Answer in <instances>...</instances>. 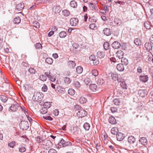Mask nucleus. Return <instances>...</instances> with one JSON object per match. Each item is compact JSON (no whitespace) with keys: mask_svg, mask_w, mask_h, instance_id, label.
<instances>
[{"mask_svg":"<svg viewBox=\"0 0 153 153\" xmlns=\"http://www.w3.org/2000/svg\"><path fill=\"white\" fill-rule=\"evenodd\" d=\"M134 44H135L136 45L138 46H137V48H135L137 49L136 50L137 51V53H136L137 54L136 55L137 56H135V58H137V61L139 62L140 60L141 59L140 58V53H138L137 52L140 51V47L141 45V42L140 41V40L139 38H136L134 39Z\"/></svg>","mask_w":153,"mask_h":153,"instance_id":"obj_1","label":"nucleus"},{"mask_svg":"<svg viewBox=\"0 0 153 153\" xmlns=\"http://www.w3.org/2000/svg\"><path fill=\"white\" fill-rule=\"evenodd\" d=\"M53 144L50 140H46L43 142V148L46 150H48L53 146Z\"/></svg>","mask_w":153,"mask_h":153,"instance_id":"obj_2","label":"nucleus"},{"mask_svg":"<svg viewBox=\"0 0 153 153\" xmlns=\"http://www.w3.org/2000/svg\"><path fill=\"white\" fill-rule=\"evenodd\" d=\"M58 145L61 146H62V147H64L68 146H71L72 145V143L70 141L66 142L63 139H61Z\"/></svg>","mask_w":153,"mask_h":153,"instance_id":"obj_3","label":"nucleus"},{"mask_svg":"<svg viewBox=\"0 0 153 153\" xmlns=\"http://www.w3.org/2000/svg\"><path fill=\"white\" fill-rule=\"evenodd\" d=\"M19 126L23 130H26L29 127L28 122L26 121H22L19 124Z\"/></svg>","mask_w":153,"mask_h":153,"instance_id":"obj_4","label":"nucleus"},{"mask_svg":"<svg viewBox=\"0 0 153 153\" xmlns=\"http://www.w3.org/2000/svg\"><path fill=\"white\" fill-rule=\"evenodd\" d=\"M87 112L85 110L83 109H80L77 112V115L79 117H85L87 115Z\"/></svg>","mask_w":153,"mask_h":153,"instance_id":"obj_5","label":"nucleus"},{"mask_svg":"<svg viewBox=\"0 0 153 153\" xmlns=\"http://www.w3.org/2000/svg\"><path fill=\"white\" fill-rule=\"evenodd\" d=\"M78 22V20L77 18H73L70 20V24L72 26H75Z\"/></svg>","mask_w":153,"mask_h":153,"instance_id":"obj_6","label":"nucleus"},{"mask_svg":"<svg viewBox=\"0 0 153 153\" xmlns=\"http://www.w3.org/2000/svg\"><path fill=\"white\" fill-rule=\"evenodd\" d=\"M125 138V135L122 133H118L117 135V138L119 141H122Z\"/></svg>","mask_w":153,"mask_h":153,"instance_id":"obj_7","label":"nucleus"},{"mask_svg":"<svg viewBox=\"0 0 153 153\" xmlns=\"http://www.w3.org/2000/svg\"><path fill=\"white\" fill-rule=\"evenodd\" d=\"M18 104L16 102L10 106V108L11 111H15L18 109Z\"/></svg>","mask_w":153,"mask_h":153,"instance_id":"obj_8","label":"nucleus"},{"mask_svg":"<svg viewBox=\"0 0 153 153\" xmlns=\"http://www.w3.org/2000/svg\"><path fill=\"white\" fill-rule=\"evenodd\" d=\"M138 94L141 97H144L147 95V92L146 90H139L138 91Z\"/></svg>","mask_w":153,"mask_h":153,"instance_id":"obj_9","label":"nucleus"},{"mask_svg":"<svg viewBox=\"0 0 153 153\" xmlns=\"http://www.w3.org/2000/svg\"><path fill=\"white\" fill-rule=\"evenodd\" d=\"M112 48L114 49H118L120 48L121 45L120 42L117 41H114L112 44Z\"/></svg>","mask_w":153,"mask_h":153,"instance_id":"obj_10","label":"nucleus"},{"mask_svg":"<svg viewBox=\"0 0 153 153\" xmlns=\"http://www.w3.org/2000/svg\"><path fill=\"white\" fill-rule=\"evenodd\" d=\"M90 90L92 92H95L97 90L98 88L97 85L95 84H90L89 86Z\"/></svg>","mask_w":153,"mask_h":153,"instance_id":"obj_11","label":"nucleus"},{"mask_svg":"<svg viewBox=\"0 0 153 153\" xmlns=\"http://www.w3.org/2000/svg\"><path fill=\"white\" fill-rule=\"evenodd\" d=\"M117 57L119 59H121L123 58V56L124 55V52L121 50L118 51L117 53Z\"/></svg>","mask_w":153,"mask_h":153,"instance_id":"obj_12","label":"nucleus"},{"mask_svg":"<svg viewBox=\"0 0 153 153\" xmlns=\"http://www.w3.org/2000/svg\"><path fill=\"white\" fill-rule=\"evenodd\" d=\"M139 141L140 143L143 145L145 146L147 144V141L146 137H141Z\"/></svg>","mask_w":153,"mask_h":153,"instance_id":"obj_13","label":"nucleus"},{"mask_svg":"<svg viewBox=\"0 0 153 153\" xmlns=\"http://www.w3.org/2000/svg\"><path fill=\"white\" fill-rule=\"evenodd\" d=\"M111 30L108 28H106L104 29L103 33L106 36H109L111 34Z\"/></svg>","mask_w":153,"mask_h":153,"instance_id":"obj_14","label":"nucleus"},{"mask_svg":"<svg viewBox=\"0 0 153 153\" xmlns=\"http://www.w3.org/2000/svg\"><path fill=\"white\" fill-rule=\"evenodd\" d=\"M119 82H121L120 85L121 88L123 89H127V85L126 84L125 82L124 81V79H121L120 80Z\"/></svg>","mask_w":153,"mask_h":153,"instance_id":"obj_15","label":"nucleus"},{"mask_svg":"<svg viewBox=\"0 0 153 153\" xmlns=\"http://www.w3.org/2000/svg\"><path fill=\"white\" fill-rule=\"evenodd\" d=\"M97 56L100 59L103 58L105 56V53L101 51H98L97 53Z\"/></svg>","mask_w":153,"mask_h":153,"instance_id":"obj_16","label":"nucleus"},{"mask_svg":"<svg viewBox=\"0 0 153 153\" xmlns=\"http://www.w3.org/2000/svg\"><path fill=\"white\" fill-rule=\"evenodd\" d=\"M53 10L55 13H59L61 11L60 6H54L53 8Z\"/></svg>","mask_w":153,"mask_h":153,"instance_id":"obj_17","label":"nucleus"},{"mask_svg":"<svg viewBox=\"0 0 153 153\" xmlns=\"http://www.w3.org/2000/svg\"><path fill=\"white\" fill-rule=\"evenodd\" d=\"M139 79L141 81L145 82L148 81V77L147 75L140 76Z\"/></svg>","mask_w":153,"mask_h":153,"instance_id":"obj_18","label":"nucleus"},{"mask_svg":"<svg viewBox=\"0 0 153 153\" xmlns=\"http://www.w3.org/2000/svg\"><path fill=\"white\" fill-rule=\"evenodd\" d=\"M118 70L120 71H123L124 69V66L123 64H119L116 66Z\"/></svg>","mask_w":153,"mask_h":153,"instance_id":"obj_19","label":"nucleus"},{"mask_svg":"<svg viewBox=\"0 0 153 153\" xmlns=\"http://www.w3.org/2000/svg\"><path fill=\"white\" fill-rule=\"evenodd\" d=\"M145 47L147 50L150 51L152 49V45L149 42H146L145 45Z\"/></svg>","mask_w":153,"mask_h":153,"instance_id":"obj_20","label":"nucleus"},{"mask_svg":"<svg viewBox=\"0 0 153 153\" xmlns=\"http://www.w3.org/2000/svg\"><path fill=\"white\" fill-rule=\"evenodd\" d=\"M24 7V4L23 3L18 4L16 6V8L19 10H22Z\"/></svg>","mask_w":153,"mask_h":153,"instance_id":"obj_21","label":"nucleus"},{"mask_svg":"<svg viewBox=\"0 0 153 153\" xmlns=\"http://www.w3.org/2000/svg\"><path fill=\"white\" fill-rule=\"evenodd\" d=\"M111 77L112 79L114 81L117 80L118 82H119L120 80L118 78V76L117 74H111Z\"/></svg>","mask_w":153,"mask_h":153,"instance_id":"obj_22","label":"nucleus"},{"mask_svg":"<svg viewBox=\"0 0 153 153\" xmlns=\"http://www.w3.org/2000/svg\"><path fill=\"white\" fill-rule=\"evenodd\" d=\"M68 66L71 68H74L76 65L75 61L71 60L68 61Z\"/></svg>","mask_w":153,"mask_h":153,"instance_id":"obj_23","label":"nucleus"},{"mask_svg":"<svg viewBox=\"0 0 153 153\" xmlns=\"http://www.w3.org/2000/svg\"><path fill=\"white\" fill-rule=\"evenodd\" d=\"M109 122L112 124H115L116 123V121L115 118L113 117H110L109 119Z\"/></svg>","mask_w":153,"mask_h":153,"instance_id":"obj_24","label":"nucleus"},{"mask_svg":"<svg viewBox=\"0 0 153 153\" xmlns=\"http://www.w3.org/2000/svg\"><path fill=\"white\" fill-rule=\"evenodd\" d=\"M144 27L146 28L147 29H151V25L150 22L147 21L145 22L144 24Z\"/></svg>","mask_w":153,"mask_h":153,"instance_id":"obj_25","label":"nucleus"},{"mask_svg":"<svg viewBox=\"0 0 153 153\" xmlns=\"http://www.w3.org/2000/svg\"><path fill=\"white\" fill-rule=\"evenodd\" d=\"M128 141L130 144H133L134 143V136L132 135L129 136L128 138Z\"/></svg>","mask_w":153,"mask_h":153,"instance_id":"obj_26","label":"nucleus"},{"mask_svg":"<svg viewBox=\"0 0 153 153\" xmlns=\"http://www.w3.org/2000/svg\"><path fill=\"white\" fill-rule=\"evenodd\" d=\"M118 131V129L117 128L114 127L111 129V132L113 134L117 135Z\"/></svg>","mask_w":153,"mask_h":153,"instance_id":"obj_27","label":"nucleus"},{"mask_svg":"<svg viewBox=\"0 0 153 153\" xmlns=\"http://www.w3.org/2000/svg\"><path fill=\"white\" fill-rule=\"evenodd\" d=\"M82 71L83 68L81 66H78L76 68V72L78 74H81L82 72Z\"/></svg>","mask_w":153,"mask_h":153,"instance_id":"obj_28","label":"nucleus"},{"mask_svg":"<svg viewBox=\"0 0 153 153\" xmlns=\"http://www.w3.org/2000/svg\"><path fill=\"white\" fill-rule=\"evenodd\" d=\"M87 100L84 97H81L79 100V102L81 104H84L87 102Z\"/></svg>","mask_w":153,"mask_h":153,"instance_id":"obj_29","label":"nucleus"},{"mask_svg":"<svg viewBox=\"0 0 153 153\" xmlns=\"http://www.w3.org/2000/svg\"><path fill=\"white\" fill-rule=\"evenodd\" d=\"M21 20V19L18 16L15 18L14 19L13 22L15 24H18L20 22Z\"/></svg>","mask_w":153,"mask_h":153,"instance_id":"obj_30","label":"nucleus"},{"mask_svg":"<svg viewBox=\"0 0 153 153\" xmlns=\"http://www.w3.org/2000/svg\"><path fill=\"white\" fill-rule=\"evenodd\" d=\"M121 61L122 63V64H123V65L124 64L126 65L128 64V60L125 57H123L122 58Z\"/></svg>","mask_w":153,"mask_h":153,"instance_id":"obj_31","label":"nucleus"},{"mask_svg":"<svg viewBox=\"0 0 153 153\" xmlns=\"http://www.w3.org/2000/svg\"><path fill=\"white\" fill-rule=\"evenodd\" d=\"M45 62L48 64H51L53 61V59L51 58H47L45 60Z\"/></svg>","mask_w":153,"mask_h":153,"instance_id":"obj_32","label":"nucleus"},{"mask_svg":"<svg viewBox=\"0 0 153 153\" xmlns=\"http://www.w3.org/2000/svg\"><path fill=\"white\" fill-rule=\"evenodd\" d=\"M67 35V33L65 32L62 31L59 34V36L60 38H65Z\"/></svg>","mask_w":153,"mask_h":153,"instance_id":"obj_33","label":"nucleus"},{"mask_svg":"<svg viewBox=\"0 0 153 153\" xmlns=\"http://www.w3.org/2000/svg\"><path fill=\"white\" fill-rule=\"evenodd\" d=\"M110 47V45L108 42H105L103 44V47L105 50H107L109 49Z\"/></svg>","mask_w":153,"mask_h":153,"instance_id":"obj_34","label":"nucleus"},{"mask_svg":"<svg viewBox=\"0 0 153 153\" xmlns=\"http://www.w3.org/2000/svg\"><path fill=\"white\" fill-rule=\"evenodd\" d=\"M70 5L71 7L74 8H76L77 6V3L75 1H71Z\"/></svg>","mask_w":153,"mask_h":153,"instance_id":"obj_35","label":"nucleus"},{"mask_svg":"<svg viewBox=\"0 0 153 153\" xmlns=\"http://www.w3.org/2000/svg\"><path fill=\"white\" fill-rule=\"evenodd\" d=\"M114 22L118 25H120L122 23V21L120 19L118 18H116L114 20Z\"/></svg>","mask_w":153,"mask_h":153,"instance_id":"obj_36","label":"nucleus"},{"mask_svg":"<svg viewBox=\"0 0 153 153\" xmlns=\"http://www.w3.org/2000/svg\"><path fill=\"white\" fill-rule=\"evenodd\" d=\"M97 83L99 85H102L104 82V80L101 78L98 79L97 81Z\"/></svg>","mask_w":153,"mask_h":153,"instance_id":"obj_37","label":"nucleus"},{"mask_svg":"<svg viewBox=\"0 0 153 153\" xmlns=\"http://www.w3.org/2000/svg\"><path fill=\"white\" fill-rule=\"evenodd\" d=\"M83 126L86 130L88 131L90 127V125L88 123L86 122L84 123Z\"/></svg>","mask_w":153,"mask_h":153,"instance_id":"obj_38","label":"nucleus"},{"mask_svg":"<svg viewBox=\"0 0 153 153\" xmlns=\"http://www.w3.org/2000/svg\"><path fill=\"white\" fill-rule=\"evenodd\" d=\"M0 99L3 102H6L7 101L8 98L6 96H5L2 95L0 97Z\"/></svg>","mask_w":153,"mask_h":153,"instance_id":"obj_39","label":"nucleus"},{"mask_svg":"<svg viewBox=\"0 0 153 153\" xmlns=\"http://www.w3.org/2000/svg\"><path fill=\"white\" fill-rule=\"evenodd\" d=\"M92 74V75L96 77L98 75V71L96 69L92 70L91 71Z\"/></svg>","mask_w":153,"mask_h":153,"instance_id":"obj_40","label":"nucleus"},{"mask_svg":"<svg viewBox=\"0 0 153 153\" xmlns=\"http://www.w3.org/2000/svg\"><path fill=\"white\" fill-rule=\"evenodd\" d=\"M64 81L65 83L67 84H68L71 82V80L69 78L65 77L64 78Z\"/></svg>","mask_w":153,"mask_h":153,"instance_id":"obj_41","label":"nucleus"},{"mask_svg":"<svg viewBox=\"0 0 153 153\" xmlns=\"http://www.w3.org/2000/svg\"><path fill=\"white\" fill-rule=\"evenodd\" d=\"M68 93L71 95H73L75 94V91L72 88H70L68 91Z\"/></svg>","mask_w":153,"mask_h":153,"instance_id":"obj_42","label":"nucleus"},{"mask_svg":"<svg viewBox=\"0 0 153 153\" xmlns=\"http://www.w3.org/2000/svg\"><path fill=\"white\" fill-rule=\"evenodd\" d=\"M63 14L65 16H68L69 15L70 13L67 10H64L62 11Z\"/></svg>","mask_w":153,"mask_h":153,"instance_id":"obj_43","label":"nucleus"},{"mask_svg":"<svg viewBox=\"0 0 153 153\" xmlns=\"http://www.w3.org/2000/svg\"><path fill=\"white\" fill-rule=\"evenodd\" d=\"M35 140L36 142L38 143H40L42 142L43 143V142L44 141V140L41 139V138L39 136H38L36 138Z\"/></svg>","mask_w":153,"mask_h":153,"instance_id":"obj_44","label":"nucleus"},{"mask_svg":"<svg viewBox=\"0 0 153 153\" xmlns=\"http://www.w3.org/2000/svg\"><path fill=\"white\" fill-rule=\"evenodd\" d=\"M113 102L114 104L117 105H118L120 104V101L118 99H114L113 100Z\"/></svg>","mask_w":153,"mask_h":153,"instance_id":"obj_45","label":"nucleus"},{"mask_svg":"<svg viewBox=\"0 0 153 153\" xmlns=\"http://www.w3.org/2000/svg\"><path fill=\"white\" fill-rule=\"evenodd\" d=\"M28 71L31 74H35L36 73V71L33 68H30L28 69Z\"/></svg>","mask_w":153,"mask_h":153,"instance_id":"obj_46","label":"nucleus"},{"mask_svg":"<svg viewBox=\"0 0 153 153\" xmlns=\"http://www.w3.org/2000/svg\"><path fill=\"white\" fill-rule=\"evenodd\" d=\"M47 79V78L46 76L43 75H41L39 77V79L42 81H46Z\"/></svg>","mask_w":153,"mask_h":153,"instance_id":"obj_47","label":"nucleus"},{"mask_svg":"<svg viewBox=\"0 0 153 153\" xmlns=\"http://www.w3.org/2000/svg\"><path fill=\"white\" fill-rule=\"evenodd\" d=\"M89 28L93 30L96 29L97 26L94 24H90L89 26Z\"/></svg>","mask_w":153,"mask_h":153,"instance_id":"obj_48","label":"nucleus"},{"mask_svg":"<svg viewBox=\"0 0 153 153\" xmlns=\"http://www.w3.org/2000/svg\"><path fill=\"white\" fill-rule=\"evenodd\" d=\"M91 81L90 79L86 78L84 79V82L86 85H88L89 83H90Z\"/></svg>","mask_w":153,"mask_h":153,"instance_id":"obj_49","label":"nucleus"},{"mask_svg":"<svg viewBox=\"0 0 153 153\" xmlns=\"http://www.w3.org/2000/svg\"><path fill=\"white\" fill-rule=\"evenodd\" d=\"M99 60L96 58L92 61L93 64L95 65H97L99 63Z\"/></svg>","mask_w":153,"mask_h":153,"instance_id":"obj_50","label":"nucleus"},{"mask_svg":"<svg viewBox=\"0 0 153 153\" xmlns=\"http://www.w3.org/2000/svg\"><path fill=\"white\" fill-rule=\"evenodd\" d=\"M43 117L45 120H52L53 119L51 116H43Z\"/></svg>","mask_w":153,"mask_h":153,"instance_id":"obj_51","label":"nucleus"},{"mask_svg":"<svg viewBox=\"0 0 153 153\" xmlns=\"http://www.w3.org/2000/svg\"><path fill=\"white\" fill-rule=\"evenodd\" d=\"M16 142L15 141H12L8 144V146L11 148H13L14 146L15 145Z\"/></svg>","mask_w":153,"mask_h":153,"instance_id":"obj_52","label":"nucleus"},{"mask_svg":"<svg viewBox=\"0 0 153 153\" xmlns=\"http://www.w3.org/2000/svg\"><path fill=\"white\" fill-rule=\"evenodd\" d=\"M44 106H46V108H47V107H48V108H49L51 106V104L50 102H46L44 103Z\"/></svg>","mask_w":153,"mask_h":153,"instance_id":"obj_53","label":"nucleus"},{"mask_svg":"<svg viewBox=\"0 0 153 153\" xmlns=\"http://www.w3.org/2000/svg\"><path fill=\"white\" fill-rule=\"evenodd\" d=\"M42 89L43 91L46 92L48 90L47 86L45 84H44Z\"/></svg>","mask_w":153,"mask_h":153,"instance_id":"obj_54","label":"nucleus"},{"mask_svg":"<svg viewBox=\"0 0 153 153\" xmlns=\"http://www.w3.org/2000/svg\"><path fill=\"white\" fill-rule=\"evenodd\" d=\"M110 60L111 61L113 62H119V61H118V59L117 57L116 58L113 57H111L110 58Z\"/></svg>","mask_w":153,"mask_h":153,"instance_id":"obj_55","label":"nucleus"},{"mask_svg":"<svg viewBox=\"0 0 153 153\" xmlns=\"http://www.w3.org/2000/svg\"><path fill=\"white\" fill-rule=\"evenodd\" d=\"M21 108L22 111L25 113L26 115L28 114L27 109L24 107H21Z\"/></svg>","mask_w":153,"mask_h":153,"instance_id":"obj_56","label":"nucleus"},{"mask_svg":"<svg viewBox=\"0 0 153 153\" xmlns=\"http://www.w3.org/2000/svg\"><path fill=\"white\" fill-rule=\"evenodd\" d=\"M74 85L77 88H79L80 86L79 83L78 81H75L74 82Z\"/></svg>","mask_w":153,"mask_h":153,"instance_id":"obj_57","label":"nucleus"},{"mask_svg":"<svg viewBox=\"0 0 153 153\" xmlns=\"http://www.w3.org/2000/svg\"><path fill=\"white\" fill-rule=\"evenodd\" d=\"M42 47V45L40 43H37L35 45V48L37 49L41 48Z\"/></svg>","mask_w":153,"mask_h":153,"instance_id":"obj_58","label":"nucleus"},{"mask_svg":"<svg viewBox=\"0 0 153 153\" xmlns=\"http://www.w3.org/2000/svg\"><path fill=\"white\" fill-rule=\"evenodd\" d=\"M34 26L36 27L37 28H39L40 27L39 24V22L35 21L33 23Z\"/></svg>","mask_w":153,"mask_h":153,"instance_id":"obj_59","label":"nucleus"},{"mask_svg":"<svg viewBox=\"0 0 153 153\" xmlns=\"http://www.w3.org/2000/svg\"><path fill=\"white\" fill-rule=\"evenodd\" d=\"M111 110L112 113L116 112L117 111V108L115 107H111Z\"/></svg>","mask_w":153,"mask_h":153,"instance_id":"obj_60","label":"nucleus"},{"mask_svg":"<svg viewBox=\"0 0 153 153\" xmlns=\"http://www.w3.org/2000/svg\"><path fill=\"white\" fill-rule=\"evenodd\" d=\"M19 151L20 152H23L25 151L26 149L25 147H22L20 148H19Z\"/></svg>","mask_w":153,"mask_h":153,"instance_id":"obj_61","label":"nucleus"},{"mask_svg":"<svg viewBox=\"0 0 153 153\" xmlns=\"http://www.w3.org/2000/svg\"><path fill=\"white\" fill-rule=\"evenodd\" d=\"M48 153H57V152L54 149H51L48 151Z\"/></svg>","mask_w":153,"mask_h":153,"instance_id":"obj_62","label":"nucleus"},{"mask_svg":"<svg viewBox=\"0 0 153 153\" xmlns=\"http://www.w3.org/2000/svg\"><path fill=\"white\" fill-rule=\"evenodd\" d=\"M89 59L91 61H92L96 59L95 56L94 55H92L90 56Z\"/></svg>","mask_w":153,"mask_h":153,"instance_id":"obj_63","label":"nucleus"},{"mask_svg":"<svg viewBox=\"0 0 153 153\" xmlns=\"http://www.w3.org/2000/svg\"><path fill=\"white\" fill-rule=\"evenodd\" d=\"M53 113L55 116H57L59 114V111L58 110L56 109L55 110H54L53 111Z\"/></svg>","mask_w":153,"mask_h":153,"instance_id":"obj_64","label":"nucleus"}]
</instances>
